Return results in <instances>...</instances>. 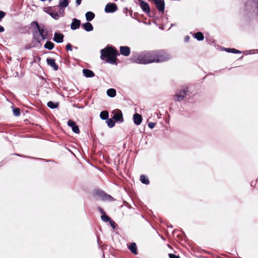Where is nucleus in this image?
<instances>
[{"instance_id": "nucleus-1", "label": "nucleus", "mask_w": 258, "mask_h": 258, "mask_svg": "<svg viewBox=\"0 0 258 258\" xmlns=\"http://www.w3.org/2000/svg\"><path fill=\"white\" fill-rule=\"evenodd\" d=\"M116 51L111 47H107L101 50V58L106 59L110 63H115L116 62Z\"/></svg>"}, {"instance_id": "nucleus-2", "label": "nucleus", "mask_w": 258, "mask_h": 258, "mask_svg": "<svg viewBox=\"0 0 258 258\" xmlns=\"http://www.w3.org/2000/svg\"><path fill=\"white\" fill-rule=\"evenodd\" d=\"M154 56L152 52H147L135 55L133 58V61L141 64H147L153 62Z\"/></svg>"}, {"instance_id": "nucleus-3", "label": "nucleus", "mask_w": 258, "mask_h": 258, "mask_svg": "<svg viewBox=\"0 0 258 258\" xmlns=\"http://www.w3.org/2000/svg\"><path fill=\"white\" fill-rule=\"evenodd\" d=\"M33 24L36 27L38 31V34L36 33L34 35L35 39L40 43L41 41H43L46 38L47 32L44 29L43 26H40L38 23L36 22H34Z\"/></svg>"}, {"instance_id": "nucleus-4", "label": "nucleus", "mask_w": 258, "mask_h": 258, "mask_svg": "<svg viewBox=\"0 0 258 258\" xmlns=\"http://www.w3.org/2000/svg\"><path fill=\"white\" fill-rule=\"evenodd\" d=\"M154 56L153 62H160L168 60L170 58L169 55L165 52H152Z\"/></svg>"}, {"instance_id": "nucleus-5", "label": "nucleus", "mask_w": 258, "mask_h": 258, "mask_svg": "<svg viewBox=\"0 0 258 258\" xmlns=\"http://www.w3.org/2000/svg\"><path fill=\"white\" fill-rule=\"evenodd\" d=\"M187 88L184 87L182 89L178 91L174 96V99L176 101H180L182 100L185 96L187 92Z\"/></svg>"}, {"instance_id": "nucleus-6", "label": "nucleus", "mask_w": 258, "mask_h": 258, "mask_svg": "<svg viewBox=\"0 0 258 258\" xmlns=\"http://www.w3.org/2000/svg\"><path fill=\"white\" fill-rule=\"evenodd\" d=\"M116 5L114 3L107 4L105 8V12L107 13H113L117 10Z\"/></svg>"}, {"instance_id": "nucleus-7", "label": "nucleus", "mask_w": 258, "mask_h": 258, "mask_svg": "<svg viewBox=\"0 0 258 258\" xmlns=\"http://www.w3.org/2000/svg\"><path fill=\"white\" fill-rule=\"evenodd\" d=\"M113 118L116 121H123L122 113L119 110H117L113 112Z\"/></svg>"}, {"instance_id": "nucleus-8", "label": "nucleus", "mask_w": 258, "mask_h": 258, "mask_svg": "<svg viewBox=\"0 0 258 258\" xmlns=\"http://www.w3.org/2000/svg\"><path fill=\"white\" fill-rule=\"evenodd\" d=\"M98 199L103 201L113 202L115 199L112 197L110 195H97Z\"/></svg>"}, {"instance_id": "nucleus-9", "label": "nucleus", "mask_w": 258, "mask_h": 258, "mask_svg": "<svg viewBox=\"0 0 258 258\" xmlns=\"http://www.w3.org/2000/svg\"><path fill=\"white\" fill-rule=\"evenodd\" d=\"M68 125L71 127L73 131L76 134H79L80 132L79 128L76 123L72 120H69L68 121Z\"/></svg>"}, {"instance_id": "nucleus-10", "label": "nucleus", "mask_w": 258, "mask_h": 258, "mask_svg": "<svg viewBox=\"0 0 258 258\" xmlns=\"http://www.w3.org/2000/svg\"><path fill=\"white\" fill-rule=\"evenodd\" d=\"M157 9L161 12L164 10V2L163 0H154Z\"/></svg>"}, {"instance_id": "nucleus-11", "label": "nucleus", "mask_w": 258, "mask_h": 258, "mask_svg": "<svg viewBox=\"0 0 258 258\" xmlns=\"http://www.w3.org/2000/svg\"><path fill=\"white\" fill-rule=\"evenodd\" d=\"M140 5L142 9L147 14L150 12V9L149 4L143 1H140Z\"/></svg>"}, {"instance_id": "nucleus-12", "label": "nucleus", "mask_w": 258, "mask_h": 258, "mask_svg": "<svg viewBox=\"0 0 258 258\" xmlns=\"http://www.w3.org/2000/svg\"><path fill=\"white\" fill-rule=\"evenodd\" d=\"M81 25V22L79 20L74 18L72 20V23L71 24V28L72 30H75L78 29Z\"/></svg>"}, {"instance_id": "nucleus-13", "label": "nucleus", "mask_w": 258, "mask_h": 258, "mask_svg": "<svg viewBox=\"0 0 258 258\" xmlns=\"http://www.w3.org/2000/svg\"><path fill=\"white\" fill-rule=\"evenodd\" d=\"M128 248L131 251V252L134 254H137V247L136 243L132 242L127 245Z\"/></svg>"}, {"instance_id": "nucleus-14", "label": "nucleus", "mask_w": 258, "mask_h": 258, "mask_svg": "<svg viewBox=\"0 0 258 258\" xmlns=\"http://www.w3.org/2000/svg\"><path fill=\"white\" fill-rule=\"evenodd\" d=\"M134 122L137 125H139L141 123L142 121V117L141 115L136 113L135 114L133 117Z\"/></svg>"}, {"instance_id": "nucleus-15", "label": "nucleus", "mask_w": 258, "mask_h": 258, "mask_svg": "<svg viewBox=\"0 0 258 258\" xmlns=\"http://www.w3.org/2000/svg\"><path fill=\"white\" fill-rule=\"evenodd\" d=\"M46 61L47 64L53 68L55 71H57L58 70V66L55 63V60L54 59L49 58L47 59Z\"/></svg>"}, {"instance_id": "nucleus-16", "label": "nucleus", "mask_w": 258, "mask_h": 258, "mask_svg": "<svg viewBox=\"0 0 258 258\" xmlns=\"http://www.w3.org/2000/svg\"><path fill=\"white\" fill-rule=\"evenodd\" d=\"M63 35L61 33H55L53 40L56 42L60 43L63 41Z\"/></svg>"}, {"instance_id": "nucleus-17", "label": "nucleus", "mask_w": 258, "mask_h": 258, "mask_svg": "<svg viewBox=\"0 0 258 258\" xmlns=\"http://www.w3.org/2000/svg\"><path fill=\"white\" fill-rule=\"evenodd\" d=\"M120 51L121 54L125 56H128L130 53V48L127 46H121Z\"/></svg>"}, {"instance_id": "nucleus-18", "label": "nucleus", "mask_w": 258, "mask_h": 258, "mask_svg": "<svg viewBox=\"0 0 258 258\" xmlns=\"http://www.w3.org/2000/svg\"><path fill=\"white\" fill-rule=\"evenodd\" d=\"M59 14H58V13H56V12H52V13H49V15L54 19L57 20L58 19L59 17L60 16H62L63 15V10H62L61 11V10L59 9Z\"/></svg>"}, {"instance_id": "nucleus-19", "label": "nucleus", "mask_w": 258, "mask_h": 258, "mask_svg": "<svg viewBox=\"0 0 258 258\" xmlns=\"http://www.w3.org/2000/svg\"><path fill=\"white\" fill-rule=\"evenodd\" d=\"M83 73L86 77H93L94 76V73L90 70L84 69L83 70Z\"/></svg>"}, {"instance_id": "nucleus-20", "label": "nucleus", "mask_w": 258, "mask_h": 258, "mask_svg": "<svg viewBox=\"0 0 258 258\" xmlns=\"http://www.w3.org/2000/svg\"><path fill=\"white\" fill-rule=\"evenodd\" d=\"M82 26L84 29L87 31H91L93 29V26L89 22H86L85 24H84Z\"/></svg>"}, {"instance_id": "nucleus-21", "label": "nucleus", "mask_w": 258, "mask_h": 258, "mask_svg": "<svg viewBox=\"0 0 258 258\" xmlns=\"http://www.w3.org/2000/svg\"><path fill=\"white\" fill-rule=\"evenodd\" d=\"M69 5V2L68 0H59V6L61 7L60 10H63L62 8H66Z\"/></svg>"}, {"instance_id": "nucleus-22", "label": "nucleus", "mask_w": 258, "mask_h": 258, "mask_svg": "<svg viewBox=\"0 0 258 258\" xmlns=\"http://www.w3.org/2000/svg\"><path fill=\"white\" fill-rule=\"evenodd\" d=\"M85 15H86V20L88 21H90L92 20L95 17L94 14L91 12H87L86 13Z\"/></svg>"}, {"instance_id": "nucleus-23", "label": "nucleus", "mask_w": 258, "mask_h": 258, "mask_svg": "<svg viewBox=\"0 0 258 258\" xmlns=\"http://www.w3.org/2000/svg\"><path fill=\"white\" fill-rule=\"evenodd\" d=\"M107 94L110 97H114L116 95V90L114 89H109L107 91Z\"/></svg>"}, {"instance_id": "nucleus-24", "label": "nucleus", "mask_w": 258, "mask_h": 258, "mask_svg": "<svg viewBox=\"0 0 258 258\" xmlns=\"http://www.w3.org/2000/svg\"><path fill=\"white\" fill-rule=\"evenodd\" d=\"M140 180L144 184H148L149 183V179H148V177H147L146 176H145L144 175H141Z\"/></svg>"}, {"instance_id": "nucleus-25", "label": "nucleus", "mask_w": 258, "mask_h": 258, "mask_svg": "<svg viewBox=\"0 0 258 258\" xmlns=\"http://www.w3.org/2000/svg\"><path fill=\"white\" fill-rule=\"evenodd\" d=\"M44 47L49 50H51L54 47V44L50 41H47L44 45Z\"/></svg>"}, {"instance_id": "nucleus-26", "label": "nucleus", "mask_w": 258, "mask_h": 258, "mask_svg": "<svg viewBox=\"0 0 258 258\" xmlns=\"http://www.w3.org/2000/svg\"><path fill=\"white\" fill-rule=\"evenodd\" d=\"M47 106L50 108L54 109V108H56L58 107V103H54L52 101H49L47 103Z\"/></svg>"}, {"instance_id": "nucleus-27", "label": "nucleus", "mask_w": 258, "mask_h": 258, "mask_svg": "<svg viewBox=\"0 0 258 258\" xmlns=\"http://www.w3.org/2000/svg\"><path fill=\"white\" fill-rule=\"evenodd\" d=\"M195 38L199 41L203 40L204 38V35L201 32H198L195 35Z\"/></svg>"}, {"instance_id": "nucleus-28", "label": "nucleus", "mask_w": 258, "mask_h": 258, "mask_svg": "<svg viewBox=\"0 0 258 258\" xmlns=\"http://www.w3.org/2000/svg\"><path fill=\"white\" fill-rule=\"evenodd\" d=\"M100 116L101 119H102L103 120L106 119L108 117V113L106 111H102L100 113Z\"/></svg>"}, {"instance_id": "nucleus-29", "label": "nucleus", "mask_w": 258, "mask_h": 258, "mask_svg": "<svg viewBox=\"0 0 258 258\" xmlns=\"http://www.w3.org/2000/svg\"><path fill=\"white\" fill-rule=\"evenodd\" d=\"M101 218V220L105 222H109L111 220V219L108 216H107L106 214L102 215Z\"/></svg>"}, {"instance_id": "nucleus-30", "label": "nucleus", "mask_w": 258, "mask_h": 258, "mask_svg": "<svg viewBox=\"0 0 258 258\" xmlns=\"http://www.w3.org/2000/svg\"><path fill=\"white\" fill-rule=\"evenodd\" d=\"M106 123L109 127H112L114 126L115 122L111 119H108L106 120Z\"/></svg>"}, {"instance_id": "nucleus-31", "label": "nucleus", "mask_w": 258, "mask_h": 258, "mask_svg": "<svg viewBox=\"0 0 258 258\" xmlns=\"http://www.w3.org/2000/svg\"><path fill=\"white\" fill-rule=\"evenodd\" d=\"M225 50L228 52L240 53V51L234 48H225Z\"/></svg>"}, {"instance_id": "nucleus-32", "label": "nucleus", "mask_w": 258, "mask_h": 258, "mask_svg": "<svg viewBox=\"0 0 258 258\" xmlns=\"http://www.w3.org/2000/svg\"><path fill=\"white\" fill-rule=\"evenodd\" d=\"M13 112L14 114L16 116H18L20 115V110L19 108H14L13 110Z\"/></svg>"}, {"instance_id": "nucleus-33", "label": "nucleus", "mask_w": 258, "mask_h": 258, "mask_svg": "<svg viewBox=\"0 0 258 258\" xmlns=\"http://www.w3.org/2000/svg\"><path fill=\"white\" fill-rule=\"evenodd\" d=\"M109 223H110L111 227L112 228V229H115L116 228L117 224H116V223L114 221L111 220L109 221Z\"/></svg>"}, {"instance_id": "nucleus-34", "label": "nucleus", "mask_w": 258, "mask_h": 258, "mask_svg": "<svg viewBox=\"0 0 258 258\" xmlns=\"http://www.w3.org/2000/svg\"><path fill=\"white\" fill-rule=\"evenodd\" d=\"M169 258H180V256L179 255H175L173 253H169Z\"/></svg>"}, {"instance_id": "nucleus-35", "label": "nucleus", "mask_w": 258, "mask_h": 258, "mask_svg": "<svg viewBox=\"0 0 258 258\" xmlns=\"http://www.w3.org/2000/svg\"><path fill=\"white\" fill-rule=\"evenodd\" d=\"M155 124L156 123H154V122H149L148 123V126L150 128H153L155 126Z\"/></svg>"}, {"instance_id": "nucleus-36", "label": "nucleus", "mask_w": 258, "mask_h": 258, "mask_svg": "<svg viewBox=\"0 0 258 258\" xmlns=\"http://www.w3.org/2000/svg\"><path fill=\"white\" fill-rule=\"evenodd\" d=\"M66 49H67V50H71H71H72V45H71V44H70V43L68 44L67 45V46H66Z\"/></svg>"}, {"instance_id": "nucleus-37", "label": "nucleus", "mask_w": 258, "mask_h": 258, "mask_svg": "<svg viewBox=\"0 0 258 258\" xmlns=\"http://www.w3.org/2000/svg\"><path fill=\"white\" fill-rule=\"evenodd\" d=\"M5 16V13L3 11H0V21L1 19L4 17Z\"/></svg>"}, {"instance_id": "nucleus-38", "label": "nucleus", "mask_w": 258, "mask_h": 258, "mask_svg": "<svg viewBox=\"0 0 258 258\" xmlns=\"http://www.w3.org/2000/svg\"><path fill=\"white\" fill-rule=\"evenodd\" d=\"M99 211L102 215H104V214H106V213L103 210V209L100 207L99 208Z\"/></svg>"}, {"instance_id": "nucleus-39", "label": "nucleus", "mask_w": 258, "mask_h": 258, "mask_svg": "<svg viewBox=\"0 0 258 258\" xmlns=\"http://www.w3.org/2000/svg\"><path fill=\"white\" fill-rule=\"evenodd\" d=\"M45 12L48 13L49 14V13H52V12L51 11L50 8H46L45 10Z\"/></svg>"}, {"instance_id": "nucleus-40", "label": "nucleus", "mask_w": 258, "mask_h": 258, "mask_svg": "<svg viewBox=\"0 0 258 258\" xmlns=\"http://www.w3.org/2000/svg\"><path fill=\"white\" fill-rule=\"evenodd\" d=\"M82 0H76V3L77 6H79L81 3Z\"/></svg>"}, {"instance_id": "nucleus-41", "label": "nucleus", "mask_w": 258, "mask_h": 258, "mask_svg": "<svg viewBox=\"0 0 258 258\" xmlns=\"http://www.w3.org/2000/svg\"><path fill=\"white\" fill-rule=\"evenodd\" d=\"M4 31V28L3 26L0 25V32H2Z\"/></svg>"}, {"instance_id": "nucleus-42", "label": "nucleus", "mask_w": 258, "mask_h": 258, "mask_svg": "<svg viewBox=\"0 0 258 258\" xmlns=\"http://www.w3.org/2000/svg\"><path fill=\"white\" fill-rule=\"evenodd\" d=\"M188 39V37H186V40H187Z\"/></svg>"}, {"instance_id": "nucleus-43", "label": "nucleus", "mask_w": 258, "mask_h": 258, "mask_svg": "<svg viewBox=\"0 0 258 258\" xmlns=\"http://www.w3.org/2000/svg\"><path fill=\"white\" fill-rule=\"evenodd\" d=\"M188 39V37H186V40H187Z\"/></svg>"}]
</instances>
